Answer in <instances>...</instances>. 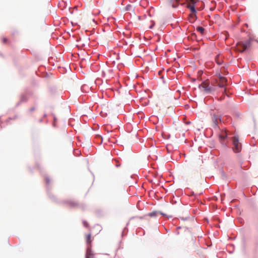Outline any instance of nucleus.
Here are the masks:
<instances>
[{"label":"nucleus","instance_id":"1","mask_svg":"<svg viewBox=\"0 0 258 258\" xmlns=\"http://www.w3.org/2000/svg\"><path fill=\"white\" fill-rule=\"evenodd\" d=\"M212 121L214 123L213 127L214 128H218L220 130V133L218 134L219 140L224 148L229 147L228 143L231 142L233 146L232 150L235 153H239L241 150V144L239 142L238 136H235L233 138L229 137V135H232L227 129H220L218 126V122L222 121L221 116L220 115L214 114L212 116Z\"/></svg>","mask_w":258,"mask_h":258},{"label":"nucleus","instance_id":"2","mask_svg":"<svg viewBox=\"0 0 258 258\" xmlns=\"http://www.w3.org/2000/svg\"><path fill=\"white\" fill-rule=\"evenodd\" d=\"M200 0H167L168 5L173 9L177 8L179 5L188 9L191 13L189 22L194 23L198 19L197 12L202 9L197 8L196 6Z\"/></svg>","mask_w":258,"mask_h":258},{"label":"nucleus","instance_id":"3","mask_svg":"<svg viewBox=\"0 0 258 258\" xmlns=\"http://www.w3.org/2000/svg\"><path fill=\"white\" fill-rule=\"evenodd\" d=\"M62 202L71 208H80L83 210H85L87 208L86 204L83 203L80 204L76 201L66 200Z\"/></svg>","mask_w":258,"mask_h":258},{"label":"nucleus","instance_id":"4","mask_svg":"<svg viewBox=\"0 0 258 258\" xmlns=\"http://www.w3.org/2000/svg\"><path fill=\"white\" fill-rule=\"evenodd\" d=\"M44 179L46 184V189L48 196L52 201L57 203L58 202L56 200V198H55V197L53 195H52L50 192V189L49 188V183L50 182L49 178L47 175H45L44 176Z\"/></svg>","mask_w":258,"mask_h":258},{"label":"nucleus","instance_id":"5","mask_svg":"<svg viewBox=\"0 0 258 258\" xmlns=\"http://www.w3.org/2000/svg\"><path fill=\"white\" fill-rule=\"evenodd\" d=\"M251 45V40L250 39L242 42L239 47V51L242 53L247 50Z\"/></svg>","mask_w":258,"mask_h":258},{"label":"nucleus","instance_id":"6","mask_svg":"<svg viewBox=\"0 0 258 258\" xmlns=\"http://www.w3.org/2000/svg\"><path fill=\"white\" fill-rule=\"evenodd\" d=\"M159 214L163 216L167 217L168 218L172 217L171 216H167L166 214L163 213L161 211H154L149 213L148 214V216H150V217H157L158 216V215H159Z\"/></svg>","mask_w":258,"mask_h":258},{"label":"nucleus","instance_id":"7","mask_svg":"<svg viewBox=\"0 0 258 258\" xmlns=\"http://www.w3.org/2000/svg\"><path fill=\"white\" fill-rule=\"evenodd\" d=\"M94 255V253L92 250L91 245H88L86 248L85 256H88L89 257L91 258L93 257Z\"/></svg>","mask_w":258,"mask_h":258},{"label":"nucleus","instance_id":"8","mask_svg":"<svg viewBox=\"0 0 258 258\" xmlns=\"http://www.w3.org/2000/svg\"><path fill=\"white\" fill-rule=\"evenodd\" d=\"M49 92L52 95H55L57 93V89L56 86H50L48 88Z\"/></svg>","mask_w":258,"mask_h":258},{"label":"nucleus","instance_id":"9","mask_svg":"<svg viewBox=\"0 0 258 258\" xmlns=\"http://www.w3.org/2000/svg\"><path fill=\"white\" fill-rule=\"evenodd\" d=\"M27 100L28 98L27 96L25 95L22 94L21 96L20 101L17 103L16 106H18L22 102H27Z\"/></svg>","mask_w":258,"mask_h":258},{"label":"nucleus","instance_id":"10","mask_svg":"<svg viewBox=\"0 0 258 258\" xmlns=\"http://www.w3.org/2000/svg\"><path fill=\"white\" fill-rule=\"evenodd\" d=\"M203 89L207 94H210L213 90L212 88L209 85L204 86L203 87Z\"/></svg>","mask_w":258,"mask_h":258},{"label":"nucleus","instance_id":"11","mask_svg":"<svg viewBox=\"0 0 258 258\" xmlns=\"http://www.w3.org/2000/svg\"><path fill=\"white\" fill-rule=\"evenodd\" d=\"M227 81H217V86L219 88H224V89H226L225 88V83H227Z\"/></svg>","mask_w":258,"mask_h":258},{"label":"nucleus","instance_id":"12","mask_svg":"<svg viewBox=\"0 0 258 258\" xmlns=\"http://www.w3.org/2000/svg\"><path fill=\"white\" fill-rule=\"evenodd\" d=\"M82 92L84 93H88L89 91L90 88L87 85H83L81 88Z\"/></svg>","mask_w":258,"mask_h":258},{"label":"nucleus","instance_id":"13","mask_svg":"<svg viewBox=\"0 0 258 258\" xmlns=\"http://www.w3.org/2000/svg\"><path fill=\"white\" fill-rule=\"evenodd\" d=\"M196 29H197V31H198L202 34H204V33L205 32V29L204 27L200 26L197 27Z\"/></svg>","mask_w":258,"mask_h":258},{"label":"nucleus","instance_id":"14","mask_svg":"<svg viewBox=\"0 0 258 258\" xmlns=\"http://www.w3.org/2000/svg\"><path fill=\"white\" fill-rule=\"evenodd\" d=\"M166 149L167 150V153L168 154L172 152L173 149V147L171 144H167L166 146Z\"/></svg>","mask_w":258,"mask_h":258},{"label":"nucleus","instance_id":"15","mask_svg":"<svg viewBox=\"0 0 258 258\" xmlns=\"http://www.w3.org/2000/svg\"><path fill=\"white\" fill-rule=\"evenodd\" d=\"M91 235L90 233L88 234L86 236V243L88 244V245H91Z\"/></svg>","mask_w":258,"mask_h":258},{"label":"nucleus","instance_id":"16","mask_svg":"<svg viewBox=\"0 0 258 258\" xmlns=\"http://www.w3.org/2000/svg\"><path fill=\"white\" fill-rule=\"evenodd\" d=\"M127 232H128V228L126 226L123 228V229L122 231L121 236L123 237V236H126L127 234Z\"/></svg>","mask_w":258,"mask_h":258},{"label":"nucleus","instance_id":"17","mask_svg":"<svg viewBox=\"0 0 258 258\" xmlns=\"http://www.w3.org/2000/svg\"><path fill=\"white\" fill-rule=\"evenodd\" d=\"M219 81H227V78L222 76L221 74H219L218 75Z\"/></svg>","mask_w":258,"mask_h":258},{"label":"nucleus","instance_id":"18","mask_svg":"<svg viewBox=\"0 0 258 258\" xmlns=\"http://www.w3.org/2000/svg\"><path fill=\"white\" fill-rule=\"evenodd\" d=\"M132 6L130 4H128L127 6H126L124 9L125 11H131L132 10Z\"/></svg>","mask_w":258,"mask_h":258},{"label":"nucleus","instance_id":"19","mask_svg":"<svg viewBox=\"0 0 258 258\" xmlns=\"http://www.w3.org/2000/svg\"><path fill=\"white\" fill-rule=\"evenodd\" d=\"M74 10L77 11V7H75L74 8H70L69 11H70V13L72 14H73Z\"/></svg>","mask_w":258,"mask_h":258},{"label":"nucleus","instance_id":"20","mask_svg":"<svg viewBox=\"0 0 258 258\" xmlns=\"http://www.w3.org/2000/svg\"><path fill=\"white\" fill-rule=\"evenodd\" d=\"M189 196L190 197H194L195 198H196L197 196V195L195 194L194 191H191Z\"/></svg>","mask_w":258,"mask_h":258},{"label":"nucleus","instance_id":"21","mask_svg":"<svg viewBox=\"0 0 258 258\" xmlns=\"http://www.w3.org/2000/svg\"><path fill=\"white\" fill-rule=\"evenodd\" d=\"M83 223L84 227H88L89 226V224L87 221H83Z\"/></svg>","mask_w":258,"mask_h":258},{"label":"nucleus","instance_id":"22","mask_svg":"<svg viewBox=\"0 0 258 258\" xmlns=\"http://www.w3.org/2000/svg\"><path fill=\"white\" fill-rule=\"evenodd\" d=\"M35 110V107H31L30 109H29V111L30 112H32L33 111H34Z\"/></svg>","mask_w":258,"mask_h":258},{"label":"nucleus","instance_id":"23","mask_svg":"<svg viewBox=\"0 0 258 258\" xmlns=\"http://www.w3.org/2000/svg\"><path fill=\"white\" fill-rule=\"evenodd\" d=\"M8 41V39L7 38H4L3 39V42L4 43H6Z\"/></svg>","mask_w":258,"mask_h":258},{"label":"nucleus","instance_id":"24","mask_svg":"<svg viewBox=\"0 0 258 258\" xmlns=\"http://www.w3.org/2000/svg\"><path fill=\"white\" fill-rule=\"evenodd\" d=\"M121 165V163H120L119 162H117V164L115 165V166L116 167H118L119 166H120Z\"/></svg>","mask_w":258,"mask_h":258},{"label":"nucleus","instance_id":"25","mask_svg":"<svg viewBox=\"0 0 258 258\" xmlns=\"http://www.w3.org/2000/svg\"><path fill=\"white\" fill-rule=\"evenodd\" d=\"M105 76V72L104 71H102V76L103 77H104Z\"/></svg>","mask_w":258,"mask_h":258},{"label":"nucleus","instance_id":"26","mask_svg":"<svg viewBox=\"0 0 258 258\" xmlns=\"http://www.w3.org/2000/svg\"><path fill=\"white\" fill-rule=\"evenodd\" d=\"M204 86V85H203L202 84H200L199 85V88L201 89V88H203V87Z\"/></svg>","mask_w":258,"mask_h":258},{"label":"nucleus","instance_id":"27","mask_svg":"<svg viewBox=\"0 0 258 258\" xmlns=\"http://www.w3.org/2000/svg\"><path fill=\"white\" fill-rule=\"evenodd\" d=\"M52 115L53 116V120H54V121H56L57 120V118H56V116L54 114H52Z\"/></svg>","mask_w":258,"mask_h":258},{"label":"nucleus","instance_id":"28","mask_svg":"<svg viewBox=\"0 0 258 258\" xmlns=\"http://www.w3.org/2000/svg\"><path fill=\"white\" fill-rule=\"evenodd\" d=\"M81 39V38L79 37L77 39V42H79Z\"/></svg>","mask_w":258,"mask_h":258},{"label":"nucleus","instance_id":"29","mask_svg":"<svg viewBox=\"0 0 258 258\" xmlns=\"http://www.w3.org/2000/svg\"><path fill=\"white\" fill-rule=\"evenodd\" d=\"M39 122L40 123L42 122H43V119H42V118L40 119L39 120Z\"/></svg>","mask_w":258,"mask_h":258},{"label":"nucleus","instance_id":"30","mask_svg":"<svg viewBox=\"0 0 258 258\" xmlns=\"http://www.w3.org/2000/svg\"><path fill=\"white\" fill-rule=\"evenodd\" d=\"M46 116H47V114H46V113L44 114V115H43V117H46Z\"/></svg>","mask_w":258,"mask_h":258},{"label":"nucleus","instance_id":"31","mask_svg":"<svg viewBox=\"0 0 258 258\" xmlns=\"http://www.w3.org/2000/svg\"><path fill=\"white\" fill-rule=\"evenodd\" d=\"M53 126L54 127H55L56 126V124L55 123H53V124H52Z\"/></svg>","mask_w":258,"mask_h":258},{"label":"nucleus","instance_id":"32","mask_svg":"<svg viewBox=\"0 0 258 258\" xmlns=\"http://www.w3.org/2000/svg\"><path fill=\"white\" fill-rule=\"evenodd\" d=\"M182 219L183 220H185L187 219V218H182Z\"/></svg>","mask_w":258,"mask_h":258},{"label":"nucleus","instance_id":"33","mask_svg":"<svg viewBox=\"0 0 258 258\" xmlns=\"http://www.w3.org/2000/svg\"><path fill=\"white\" fill-rule=\"evenodd\" d=\"M11 119H12V118H11V117H9V118H8V121L9 120H11Z\"/></svg>","mask_w":258,"mask_h":258},{"label":"nucleus","instance_id":"34","mask_svg":"<svg viewBox=\"0 0 258 258\" xmlns=\"http://www.w3.org/2000/svg\"><path fill=\"white\" fill-rule=\"evenodd\" d=\"M202 194H203V192L199 193V195H201Z\"/></svg>","mask_w":258,"mask_h":258},{"label":"nucleus","instance_id":"35","mask_svg":"<svg viewBox=\"0 0 258 258\" xmlns=\"http://www.w3.org/2000/svg\"><path fill=\"white\" fill-rule=\"evenodd\" d=\"M219 65H221V63H220V62H219V63H218Z\"/></svg>","mask_w":258,"mask_h":258},{"label":"nucleus","instance_id":"36","mask_svg":"<svg viewBox=\"0 0 258 258\" xmlns=\"http://www.w3.org/2000/svg\"><path fill=\"white\" fill-rule=\"evenodd\" d=\"M180 227H177V229H180Z\"/></svg>","mask_w":258,"mask_h":258},{"label":"nucleus","instance_id":"37","mask_svg":"<svg viewBox=\"0 0 258 258\" xmlns=\"http://www.w3.org/2000/svg\"><path fill=\"white\" fill-rule=\"evenodd\" d=\"M85 258H90L88 256H85Z\"/></svg>","mask_w":258,"mask_h":258},{"label":"nucleus","instance_id":"38","mask_svg":"<svg viewBox=\"0 0 258 258\" xmlns=\"http://www.w3.org/2000/svg\"><path fill=\"white\" fill-rule=\"evenodd\" d=\"M150 28H152V26H151L150 27Z\"/></svg>","mask_w":258,"mask_h":258},{"label":"nucleus","instance_id":"39","mask_svg":"<svg viewBox=\"0 0 258 258\" xmlns=\"http://www.w3.org/2000/svg\"><path fill=\"white\" fill-rule=\"evenodd\" d=\"M100 138L101 139V140H103V138L102 137H100Z\"/></svg>","mask_w":258,"mask_h":258},{"label":"nucleus","instance_id":"40","mask_svg":"<svg viewBox=\"0 0 258 258\" xmlns=\"http://www.w3.org/2000/svg\"><path fill=\"white\" fill-rule=\"evenodd\" d=\"M100 138L101 139V140H103V138L102 137H100Z\"/></svg>","mask_w":258,"mask_h":258},{"label":"nucleus","instance_id":"41","mask_svg":"<svg viewBox=\"0 0 258 258\" xmlns=\"http://www.w3.org/2000/svg\"><path fill=\"white\" fill-rule=\"evenodd\" d=\"M100 138L101 139V140H103V138L102 137H100Z\"/></svg>","mask_w":258,"mask_h":258}]
</instances>
